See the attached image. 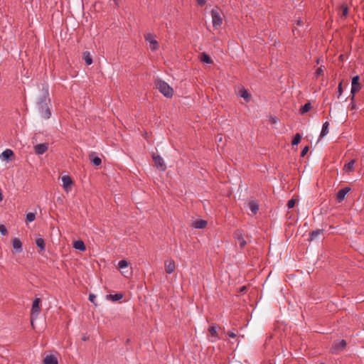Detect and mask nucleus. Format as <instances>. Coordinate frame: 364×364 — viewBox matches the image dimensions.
<instances>
[{
	"label": "nucleus",
	"instance_id": "obj_1",
	"mask_svg": "<svg viewBox=\"0 0 364 364\" xmlns=\"http://www.w3.org/2000/svg\"><path fill=\"white\" fill-rule=\"evenodd\" d=\"M42 91V96L38 102V109L41 117L48 119L51 116L50 110L48 106V104L50 102L48 86H43Z\"/></svg>",
	"mask_w": 364,
	"mask_h": 364
},
{
	"label": "nucleus",
	"instance_id": "obj_2",
	"mask_svg": "<svg viewBox=\"0 0 364 364\" xmlns=\"http://www.w3.org/2000/svg\"><path fill=\"white\" fill-rule=\"evenodd\" d=\"M155 86L159 91L166 97H171L173 94V88L164 80L157 79L155 80Z\"/></svg>",
	"mask_w": 364,
	"mask_h": 364
},
{
	"label": "nucleus",
	"instance_id": "obj_3",
	"mask_svg": "<svg viewBox=\"0 0 364 364\" xmlns=\"http://www.w3.org/2000/svg\"><path fill=\"white\" fill-rule=\"evenodd\" d=\"M212 23L214 28L218 29L220 28L223 23V18L221 14L217 9H212L211 12Z\"/></svg>",
	"mask_w": 364,
	"mask_h": 364
},
{
	"label": "nucleus",
	"instance_id": "obj_4",
	"mask_svg": "<svg viewBox=\"0 0 364 364\" xmlns=\"http://www.w3.org/2000/svg\"><path fill=\"white\" fill-rule=\"evenodd\" d=\"M40 303L41 299L39 298H36L33 300L32 304L31 309V324L33 325V320L36 319L40 311Z\"/></svg>",
	"mask_w": 364,
	"mask_h": 364
},
{
	"label": "nucleus",
	"instance_id": "obj_5",
	"mask_svg": "<svg viewBox=\"0 0 364 364\" xmlns=\"http://www.w3.org/2000/svg\"><path fill=\"white\" fill-rule=\"evenodd\" d=\"M128 262L124 259H122L118 262V268L120 269L121 273L125 277H129L132 274V271L131 269L128 268Z\"/></svg>",
	"mask_w": 364,
	"mask_h": 364
},
{
	"label": "nucleus",
	"instance_id": "obj_6",
	"mask_svg": "<svg viewBox=\"0 0 364 364\" xmlns=\"http://www.w3.org/2000/svg\"><path fill=\"white\" fill-rule=\"evenodd\" d=\"M360 89V85L359 83V76H354L352 79L351 82V90L350 94L352 95L351 100L354 99L355 95L357 92H358Z\"/></svg>",
	"mask_w": 364,
	"mask_h": 364
},
{
	"label": "nucleus",
	"instance_id": "obj_7",
	"mask_svg": "<svg viewBox=\"0 0 364 364\" xmlns=\"http://www.w3.org/2000/svg\"><path fill=\"white\" fill-rule=\"evenodd\" d=\"M145 40L149 43V47L152 50H156L159 48V43L151 33H147L145 36Z\"/></svg>",
	"mask_w": 364,
	"mask_h": 364
},
{
	"label": "nucleus",
	"instance_id": "obj_8",
	"mask_svg": "<svg viewBox=\"0 0 364 364\" xmlns=\"http://www.w3.org/2000/svg\"><path fill=\"white\" fill-rule=\"evenodd\" d=\"M63 182V187L66 193H69L71 191L73 181L69 176H63L61 178Z\"/></svg>",
	"mask_w": 364,
	"mask_h": 364
},
{
	"label": "nucleus",
	"instance_id": "obj_9",
	"mask_svg": "<svg viewBox=\"0 0 364 364\" xmlns=\"http://www.w3.org/2000/svg\"><path fill=\"white\" fill-rule=\"evenodd\" d=\"M346 342L345 340H340V341H335L332 346L331 351L333 353H337L339 351L343 350L346 348Z\"/></svg>",
	"mask_w": 364,
	"mask_h": 364
},
{
	"label": "nucleus",
	"instance_id": "obj_10",
	"mask_svg": "<svg viewBox=\"0 0 364 364\" xmlns=\"http://www.w3.org/2000/svg\"><path fill=\"white\" fill-rule=\"evenodd\" d=\"M234 238L238 241V243L241 248L244 247L246 245V241L243 238L242 232L240 230H237L233 233Z\"/></svg>",
	"mask_w": 364,
	"mask_h": 364
},
{
	"label": "nucleus",
	"instance_id": "obj_11",
	"mask_svg": "<svg viewBox=\"0 0 364 364\" xmlns=\"http://www.w3.org/2000/svg\"><path fill=\"white\" fill-rule=\"evenodd\" d=\"M165 271L170 274L174 272L176 269V264L173 259H167L165 261Z\"/></svg>",
	"mask_w": 364,
	"mask_h": 364
},
{
	"label": "nucleus",
	"instance_id": "obj_12",
	"mask_svg": "<svg viewBox=\"0 0 364 364\" xmlns=\"http://www.w3.org/2000/svg\"><path fill=\"white\" fill-rule=\"evenodd\" d=\"M153 160L156 166L161 169V171H164L166 169V165L164 164V159L160 156H153Z\"/></svg>",
	"mask_w": 364,
	"mask_h": 364
},
{
	"label": "nucleus",
	"instance_id": "obj_13",
	"mask_svg": "<svg viewBox=\"0 0 364 364\" xmlns=\"http://www.w3.org/2000/svg\"><path fill=\"white\" fill-rule=\"evenodd\" d=\"M22 242L18 237H14L12 240V247L14 248V250L16 253H20L23 250L22 247Z\"/></svg>",
	"mask_w": 364,
	"mask_h": 364
},
{
	"label": "nucleus",
	"instance_id": "obj_14",
	"mask_svg": "<svg viewBox=\"0 0 364 364\" xmlns=\"http://www.w3.org/2000/svg\"><path fill=\"white\" fill-rule=\"evenodd\" d=\"M48 149L47 144H38L34 146L35 153L38 155L43 154Z\"/></svg>",
	"mask_w": 364,
	"mask_h": 364
},
{
	"label": "nucleus",
	"instance_id": "obj_15",
	"mask_svg": "<svg viewBox=\"0 0 364 364\" xmlns=\"http://www.w3.org/2000/svg\"><path fill=\"white\" fill-rule=\"evenodd\" d=\"M350 188L346 187V188H342L340 191H338L337 196H336L338 202L340 203V202L343 201L346 197V195L350 191Z\"/></svg>",
	"mask_w": 364,
	"mask_h": 364
},
{
	"label": "nucleus",
	"instance_id": "obj_16",
	"mask_svg": "<svg viewBox=\"0 0 364 364\" xmlns=\"http://www.w3.org/2000/svg\"><path fill=\"white\" fill-rule=\"evenodd\" d=\"M13 155V151L11 149H6L0 154V159L1 161H8Z\"/></svg>",
	"mask_w": 364,
	"mask_h": 364
},
{
	"label": "nucleus",
	"instance_id": "obj_17",
	"mask_svg": "<svg viewBox=\"0 0 364 364\" xmlns=\"http://www.w3.org/2000/svg\"><path fill=\"white\" fill-rule=\"evenodd\" d=\"M207 225V221L205 220H197L194 221L192 224L193 228L196 229H203L205 228Z\"/></svg>",
	"mask_w": 364,
	"mask_h": 364
},
{
	"label": "nucleus",
	"instance_id": "obj_18",
	"mask_svg": "<svg viewBox=\"0 0 364 364\" xmlns=\"http://www.w3.org/2000/svg\"><path fill=\"white\" fill-rule=\"evenodd\" d=\"M44 364H58L57 358L54 355H48L43 360Z\"/></svg>",
	"mask_w": 364,
	"mask_h": 364
},
{
	"label": "nucleus",
	"instance_id": "obj_19",
	"mask_svg": "<svg viewBox=\"0 0 364 364\" xmlns=\"http://www.w3.org/2000/svg\"><path fill=\"white\" fill-rule=\"evenodd\" d=\"M355 163V159L350 160L349 162L346 163L343 166V171L346 173H350L354 169V164Z\"/></svg>",
	"mask_w": 364,
	"mask_h": 364
},
{
	"label": "nucleus",
	"instance_id": "obj_20",
	"mask_svg": "<svg viewBox=\"0 0 364 364\" xmlns=\"http://www.w3.org/2000/svg\"><path fill=\"white\" fill-rule=\"evenodd\" d=\"M73 247L77 250L85 251L86 250L84 242L81 240L75 241L73 243Z\"/></svg>",
	"mask_w": 364,
	"mask_h": 364
},
{
	"label": "nucleus",
	"instance_id": "obj_21",
	"mask_svg": "<svg viewBox=\"0 0 364 364\" xmlns=\"http://www.w3.org/2000/svg\"><path fill=\"white\" fill-rule=\"evenodd\" d=\"M240 96L241 97H242L246 102H249L250 100V93L247 92V90L245 89H242L240 91Z\"/></svg>",
	"mask_w": 364,
	"mask_h": 364
},
{
	"label": "nucleus",
	"instance_id": "obj_22",
	"mask_svg": "<svg viewBox=\"0 0 364 364\" xmlns=\"http://www.w3.org/2000/svg\"><path fill=\"white\" fill-rule=\"evenodd\" d=\"M328 126L329 123L328 122H326L323 124L322 129L320 134V137H323L328 133Z\"/></svg>",
	"mask_w": 364,
	"mask_h": 364
},
{
	"label": "nucleus",
	"instance_id": "obj_23",
	"mask_svg": "<svg viewBox=\"0 0 364 364\" xmlns=\"http://www.w3.org/2000/svg\"><path fill=\"white\" fill-rule=\"evenodd\" d=\"M249 207H250V210L254 214L257 213L259 210V205H258L257 203L255 201L250 202Z\"/></svg>",
	"mask_w": 364,
	"mask_h": 364
},
{
	"label": "nucleus",
	"instance_id": "obj_24",
	"mask_svg": "<svg viewBox=\"0 0 364 364\" xmlns=\"http://www.w3.org/2000/svg\"><path fill=\"white\" fill-rule=\"evenodd\" d=\"M84 60L85 61V63L87 65H90L92 63V58L90 55V52L88 51H85L84 52Z\"/></svg>",
	"mask_w": 364,
	"mask_h": 364
},
{
	"label": "nucleus",
	"instance_id": "obj_25",
	"mask_svg": "<svg viewBox=\"0 0 364 364\" xmlns=\"http://www.w3.org/2000/svg\"><path fill=\"white\" fill-rule=\"evenodd\" d=\"M311 109V105L310 102H307L303 105L300 109V113L304 114L309 112Z\"/></svg>",
	"mask_w": 364,
	"mask_h": 364
},
{
	"label": "nucleus",
	"instance_id": "obj_26",
	"mask_svg": "<svg viewBox=\"0 0 364 364\" xmlns=\"http://www.w3.org/2000/svg\"><path fill=\"white\" fill-rule=\"evenodd\" d=\"M36 245L41 250H45V242L44 240L41 237L36 239Z\"/></svg>",
	"mask_w": 364,
	"mask_h": 364
},
{
	"label": "nucleus",
	"instance_id": "obj_27",
	"mask_svg": "<svg viewBox=\"0 0 364 364\" xmlns=\"http://www.w3.org/2000/svg\"><path fill=\"white\" fill-rule=\"evenodd\" d=\"M112 301H117L122 299L123 295L122 294H109L107 296Z\"/></svg>",
	"mask_w": 364,
	"mask_h": 364
},
{
	"label": "nucleus",
	"instance_id": "obj_28",
	"mask_svg": "<svg viewBox=\"0 0 364 364\" xmlns=\"http://www.w3.org/2000/svg\"><path fill=\"white\" fill-rule=\"evenodd\" d=\"M200 60L203 63H211L212 60H210V57L205 53H203L200 55Z\"/></svg>",
	"mask_w": 364,
	"mask_h": 364
},
{
	"label": "nucleus",
	"instance_id": "obj_29",
	"mask_svg": "<svg viewBox=\"0 0 364 364\" xmlns=\"http://www.w3.org/2000/svg\"><path fill=\"white\" fill-rule=\"evenodd\" d=\"M208 331L211 334L212 336L217 338L218 333H217V327L215 325H212L209 327Z\"/></svg>",
	"mask_w": 364,
	"mask_h": 364
},
{
	"label": "nucleus",
	"instance_id": "obj_30",
	"mask_svg": "<svg viewBox=\"0 0 364 364\" xmlns=\"http://www.w3.org/2000/svg\"><path fill=\"white\" fill-rule=\"evenodd\" d=\"M301 139V136L300 135V134H296L292 139V145H297L300 142Z\"/></svg>",
	"mask_w": 364,
	"mask_h": 364
},
{
	"label": "nucleus",
	"instance_id": "obj_31",
	"mask_svg": "<svg viewBox=\"0 0 364 364\" xmlns=\"http://www.w3.org/2000/svg\"><path fill=\"white\" fill-rule=\"evenodd\" d=\"M36 219V215L33 213H28L26 214V223L33 222Z\"/></svg>",
	"mask_w": 364,
	"mask_h": 364
},
{
	"label": "nucleus",
	"instance_id": "obj_32",
	"mask_svg": "<svg viewBox=\"0 0 364 364\" xmlns=\"http://www.w3.org/2000/svg\"><path fill=\"white\" fill-rule=\"evenodd\" d=\"M321 233V230H316L315 231H313L310 235V240H314L318 235H319Z\"/></svg>",
	"mask_w": 364,
	"mask_h": 364
},
{
	"label": "nucleus",
	"instance_id": "obj_33",
	"mask_svg": "<svg viewBox=\"0 0 364 364\" xmlns=\"http://www.w3.org/2000/svg\"><path fill=\"white\" fill-rule=\"evenodd\" d=\"M91 161H92V163L95 165V166H100L102 163V160L100 157L98 156H95L92 159H91Z\"/></svg>",
	"mask_w": 364,
	"mask_h": 364
},
{
	"label": "nucleus",
	"instance_id": "obj_34",
	"mask_svg": "<svg viewBox=\"0 0 364 364\" xmlns=\"http://www.w3.org/2000/svg\"><path fill=\"white\" fill-rule=\"evenodd\" d=\"M323 68L322 66L318 68L315 72V77L318 78L320 75H323Z\"/></svg>",
	"mask_w": 364,
	"mask_h": 364
},
{
	"label": "nucleus",
	"instance_id": "obj_35",
	"mask_svg": "<svg viewBox=\"0 0 364 364\" xmlns=\"http://www.w3.org/2000/svg\"><path fill=\"white\" fill-rule=\"evenodd\" d=\"M295 203H296V200L295 199L292 198V199L289 200L288 201V203H287L288 208L291 209V208H294V205H295Z\"/></svg>",
	"mask_w": 364,
	"mask_h": 364
},
{
	"label": "nucleus",
	"instance_id": "obj_36",
	"mask_svg": "<svg viewBox=\"0 0 364 364\" xmlns=\"http://www.w3.org/2000/svg\"><path fill=\"white\" fill-rule=\"evenodd\" d=\"M0 232L2 235H6L8 233L7 229L4 225H0Z\"/></svg>",
	"mask_w": 364,
	"mask_h": 364
},
{
	"label": "nucleus",
	"instance_id": "obj_37",
	"mask_svg": "<svg viewBox=\"0 0 364 364\" xmlns=\"http://www.w3.org/2000/svg\"><path fill=\"white\" fill-rule=\"evenodd\" d=\"M308 151H309V147L307 146H306L305 147L303 148V149L301 151V156L304 157V156H306V154H307Z\"/></svg>",
	"mask_w": 364,
	"mask_h": 364
},
{
	"label": "nucleus",
	"instance_id": "obj_38",
	"mask_svg": "<svg viewBox=\"0 0 364 364\" xmlns=\"http://www.w3.org/2000/svg\"><path fill=\"white\" fill-rule=\"evenodd\" d=\"M95 299H96V296L93 294H90L89 295V300L90 302L93 303L95 305H97L95 304Z\"/></svg>",
	"mask_w": 364,
	"mask_h": 364
},
{
	"label": "nucleus",
	"instance_id": "obj_39",
	"mask_svg": "<svg viewBox=\"0 0 364 364\" xmlns=\"http://www.w3.org/2000/svg\"><path fill=\"white\" fill-rule=\"evenodd\" d=\"M296 24L299 26H302L304 24V21L301 19V18H298V19L296 20Z\"/></svg>",
	"mask_w": 364,
	"mask_h": 364
},
{
	"label": "nucleus",
	"instance_id": "obj_40",
	"mask_svg": "<svg viewBox=\"0 0 364 364\" xmlns=\"http://www.w3.org/2000/svg\"><path fill=\"white\" fill-rule=\"evenodd\" d=\"M227 335L230 337V338H235L237 336V335L232 332V331H228Z\"/></svg>",
	"mask_w": 364,
	"mask_h": 364
},
{
	"label": "nucleus",
	"instance_id": "obj_41",
	"mask_svg": "<svg viewBox=\"0 0 364 364\" xmlns=\"http://www.w3.org/2000/svg\"><path fill=\"white\" fill-rule=\"evenodd\" d=\"M196 1H197V3H198V4L199 6H203V5H205V2H206V1H205V0H196Z\"/></svg>",
	"mask_w": 364,
	"mask_h": 364
},
{
	"label": "nucleus",
	"instance_id": "obj_42",
	"mask_svg": "<svg viewBox=\"0 0 364 364\" xmlns=\"http://www.w3.org/2000/svg\"><path fill=\"white\" fill-rule=\"evenodd\" d=\"M348 8L347 7H344L343 9V16H346L348 15Z\"/></svg>",
	"mask_w": 364,
	"mask_h": 364
},
{
	"label": "nucleus",
	"instance_id": "obj_43",
	"mask_svg": "<svg viewBox=\"0 0 364 364\" xmlns=\"http://www.w3.org/2000/svg\"><path fill=\"white\" fill-rule=\"evenodd\" d=\"M353 100H354V99L352 100L351 103L350 104V108H351L352 109H355V103L353 102Z\"/></svg>",
	"mask_w": 364,
	"mask_h": 364
},
{
	"label": "nucleus",
	"instance_id": "obj_44",
	"mask_svg": "<svg viewBox=\"0 0 364 364\" xmlns=\"http://www.w3.org/2000/svg\"><path fill=\"white\" fill-rule=\"evenodd\" d=\"M338 92H339L340 94H341V92H342L341 83H340V84H339V85H338Z\"/></svg>",
	"mask_w": 364,
	"mask_h": 364
},
{
	"label": "nucleus",
	"instance_id": "obj_45",
	"mask_svg": "<svg viewBox=\"0 0 364 364\" xmlns=\"http://www.w3.org/2000/svg\"><path fill=\"white\" fill-rule=\"evenodd\" d=\"M113 1L114 2V4H115L116 6H118V5H119V0H113Z\"/></svg>",
	"mask_w": 364,
	"mask_h": 364
},
{
	"label": "nucleus",
	"instance_id": "obj_46",
	"mask_svg": "<svg viewBox=\"0 0 364 364\" xmlns=\"http://www.w3.org/2000/svg\"><path fill=\"white\" fill-rule=\"evenodd\" d=\"M272 122L273 123H276V122H277V119H276V118H272Z\"/></svg>",
	"mask_w": 364,
	"mask_h": 364
},
{
	"label": "nucleus",
	"instance_id": "obj_47",
	"mask_svg": "<svg viewBox=\"0 0 364 364\" xmlns=\"http://www.w3.org/2000/svg\"><path fill=\"white\" fill-rule=\"evenodd\" d=\"M245 289V287H242L241 291H244Z\"/></svg>",
	"mask_w": 364,
	"mask_h": 364
},
{
	"label": "nucleus",
	"instance_id": "obj_48",
	"mask_svg": "<svg viewBox=\"0 0 364 364\" xmlns=\"http://www.w3.org/2000/svg\"><path fill=\"white\" fill-rule=\"evenodd\" d=\"M316 62L317 63H319V59H317Z\"/></svg>",
	"mask_w": 364,
	"mask_h": 364
}]
</instances>
